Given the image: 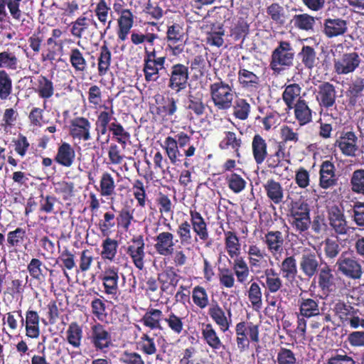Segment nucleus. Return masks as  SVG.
I'll list each match as a JSON object with an SVG mask.
<instances>
[{"label":"nucleus","instance_id":"nucleus-41","mask_svg":"<svg viewBox=\"0 0 364 364\" xmlns=\"http://www.w3.org/2000/svg\"><path fill=\"white\" fill-rule=\"evenodd\" d=\"M301 87L297 83H292L284 86L282 98L286 105V110L289 111L294 108L296 102L301 97Z\"/></svg>","mask_w":364,"mask_h":364},{"label":"nucleus","instance_id":"nucleus-14","mask_svg":"<svg viewBox=\"0 0 364 364\" xmlns=\"http://www.w3.org/2000/svg\"><path fill=\"white\" fill-rule=\"evenodd\" d=\"M90 343L97 351L107 353V350L112 346V339L110 332L106 327L96 323L90 328V335L88 337Z\"/></svg>","mask_w":364,"mask_h":364},{"label":"nucleus","instance_id":"nucleus-15","mask_svg":"<svg viewBox=\"0 0 364 364\" xmlns=\"http://www.w3.org/2000/svg\"><path fill=\"white\" fill-rule=\"evenodd\" d=\"M299 269L302 274L311 279L320 271V259L314 250L305 248L301 252L299 259Z\"/></svg>","mask_w":364,"mask_h":364},{"label":"nucleus","instance_id":"nucleus-40","mask_svg":"<svg viewBox=\"0 0 364 364\" xmlns=\"http://www.w3.org/2000/svg\"><path fill=\"white\" fill-rule=\"evenodd\" d=\"M318 303L317 299L300 296L298 300L300 316L307 318L318 316L320 314Z\"/></svg>","mask_w":364,"mask_h":364},{"label":"nucleus","instance_id":"nucleus-2","mask_svg":"<svg viewBox=\"0 0 364 364\" xmlns=\"http://www.w3.org/2000/svg\"><path fill=\"white\" fill-rule=\"evenodd\" d=\"M250 274L249 266L242 257L234 259L232 268L228 267L218 268L220 284L228 289H231L235 286V276L238 283L246 285L248 283Z\"/></svg>","mask_w":364,"mask_h":364},{"label":"nucleus","instance_id":"nucleus-53","mask_svg":"<svg viewBox=\"0 0 364 364\" xmlns=\"http://www.w3.org/2000/svg\"><path fill=\"white\" fill-rule=\"evenodd\" d=\"M86 13H84L83 15L80 16L77 18V19L72 23L70 32L71 34L77 38H81L84 33L88 29L90 24L95 26L97 27V22L92 18H88L84 15Z\"/></svg>","mask_w":364,"mask_h":364},{"label":"nucleus","instance_id":"nucleus-32","mask_svg":"<svg viewBox=\"0 0 364 364\" xmlns=\"http://www.w3.org/2000/svg\"><path fill=\"white\" fill-rule=\"evenodd\" d=\"M242 133L240 132V135H237L233 131H225L223 132V137L220 141L218 146L221 150L232 149L235 153L237 157L240 156V150L242 146Z\"/></svg>","mask_w":364,"mask_h":364},{"label":"nucleus","instance_id":"nucleus-44","mask_svg":"<svg viewBox=\"0 0 364 364\" xmlns=\"http://www.w3.org/2000/svg\"><path fill=\"white\" fill-rule=\"evenodd\" d=\"M110 138L119 144L122 149H125L130 142L131 134L119 122H114L111 126Z\"/></svg>","mask_w":364,"mask_h":364},{"label":"nucleus","instance_id":"nucleus-12","mask_svg":"<svg viewBox=\"0 0 364 364\" xmlns=\"http://www.w3.org/2000/svg\"><path fill=\"white\" fill-rule=\"evenodd\" d=\"M155 105H150L149 111L159 119L167 120L177 112V100L161 95L154 96Z\"/></svg>","mask_w":364,"mask_h":364},{"label":"nucleus","instance_id":"nucleus-50","mask_svg":"<svg viewBox=\"0 0 364 364\" xmlns=\"http://www.w3.org/2000/svg\"><path fill=\"white\" fill-rule=\"evenodd\" d=\"M225 247L231 258L238 257L240 253L241 245L235 232L225 231Z\"/></svg>","mask_w":364,"mask_h":364},{"label":"nucleus","instance_id":"nucleus-29","mask_svg":"<svg viewBox=\"0 0 364 364\" xmlns=\"http://www.w3.org/2000/svg\"><path fill=\"white\" fill-rule=\"evenodd\" d=\"M292 109L294 110V119L300 127L305 126L313 121L314 111L305 99L299 97Z\"/></svg>","mask_w":364,"mask_h":364},{"label":"nucleus","instance_id":"nucleus-21","mask_svg":"<svg viewBox=\"0 0 364 364\" xmlns=\"http://www.w3.org/2000/svg\"><path fill=\"white\" fill-rule=\"evenodd\" d=\"M102 282L104 292L107 295L115 296L118 291V282L119 279V269L114 266H108L105 268L99 276Z\"/></svg>","mask_w":364,"mask_h":364},{"label":"nucleus","instance_id":"nucleus-3","mask_svg":"<svg viewBox=\"0 0 364 364\" xmlns=\"http://www.w3.org/2000/svg\"><path fill=\"white\" fill-rule=\"evenodd\" d=\"M295 50L289 41H279L272 50L269 68L275 75H279L294 65Z\"/></svg>","mask_w":364,"mask_h":364},{"label":"nucleus","instance_id":"nucleus-63","mask_svg":"<svg viewBox=\"0 0 364 364\" xmlns=\"http://www.w3.org/2000/svg\"><path fill=\"white\" fill-rule=\"evenodd\" d=\"M192 299L194 304L200 309H204L208 306L209 307L210 304L208 292L202 286L198 285L193 289Z\"/></svg>","mask_w":364,"mask_h":364},{"label":"nucleus","instance_id":"nucleus-36","mask_svg":"<svg viewBox=\"0 0 364 364\" xmlns=\"http://www.w3.org/2000/svg\"><path fill=\"white\" fill-rule=\"evenodd\" d=\"M265 277V284L262 285L265 288L264 295L269 296L270 294H274L279 291L283 287V282L279 277V273L274 269L267 268L264 272Z\"/></svg>","mask_w":364,"mask_h":364},{"label":"nucleus","instance_id":"nucleus-16","mask_svg":"<svg viewBox=\"0 0 364 364\" xmlns=\"http://www.w3.org/2000/svg\"><path fill=\"white\" fill-rule=\"evenodd\" d=\"M208 314L219 327L220 331L225 333L229 330L232 325V311L230 308L225 311L218 301L213 300L209 305Z\"/></svg>","mask_w":364,"mask_h":364},{"label":"nucleus","instance_id":"nucleus-22","mask_svg":"<svg viewBox=\"0 0 364 364\" xmlns=\"http://www.w3.org/2000/svg\"><path fill=\"white\" fill-rule=\"evenodd\" d=\"M189 215V225L196 235V241L198 240L197 237L203 242L207 241L209 238V231L205 218L196 208L190 209Z\"/></svg>","mask_w":364,"mask_h":364},{"label":"nucleus","instance_id":"nucleus-24","mask_svg":"<svg viewBox=\"0 0 364 364\" xmlns=\"http://www.w3.org/2000/svg\"><path fill=\"white\" fill-rule=\"evenodd\" d=\"M318 184L323 189L333 188L338 184L336 166L331 161H323L320 165Z\"/></svg>","mask_w":364,"mask_h":364},{"label":"nucleus","instance_id":"nucleus-8","mask_svg":"<svg viewBox=\"0 0 364 364\" xmlns=\"http://www.w3.org/2000/svg\"><path fill=\"white\" fill-rule=\"evenodd\" d=\"M259 327L252 322L247 323L240 321L235 326L236 343L240 352L247 350L250 347V341L247 338V331L250 339L253 343L259 341Z\"/></svg>","mask_w":364,"mask_h":364},{"label":"nucleus","instance_id":"nucleus-17","mask_svg":"<svg viewBox=\"0 0 364 364\" xmlns=\"http://www.w3.org/2000/svg\"><path fill=\"white\" fill-rule=\"evenodd\" d=\"M92 124L84 117H76L70 121L69 134L74 140L87 141L92 139Z\"/></svg>","mask_w":364,"mask_h":364},{"label":"nucleus","instance_id":"nucleus-5","mask_svg":"<svg viewBox=\"0 0 364 364\" xmlns=\"http://www.w3.org/2000/svg\"><path fill=\"white\" fill-rule=\"evenodd\" d=\"M335 314L339 318L342 324L351 328H364V318L361 312L350 304L339 301L333 309Z\"/></svg>","mask_w":364,"mask_h":364},{"label":"nucleus","instance_id":"nucleus-45","mask_svg":"<svg viewBox=\"0 0 364 364\" xmlns=\"http://www.w3.org/2000/svg\"><path fill=\"white\" fill-rule=\"evenodd\" d=\"M181 276L176 273L173 267L166 268L158 275L161 291H166L170 286L175 288L178 285Z\"/></svg>","mask_w":364,"mask_h":364},{"label":"nucleus","instance_id":"nucleus-38","mask_svg":"<svg viewBox=\"0 0 364 364\" xmlns=\"http://www.w3.org/2000/svg\"><path fill=\"white\" fill-rule=\"evenodd\" d=\"M26 336L28 338L36 339L40 336V316L37 311L31 309L26 312L24 320Z\"/></svg>","mask_w":364,"mask_h":364},{"label":"nucleus","instance_id":"nucleus-57","mask_svg":"<svg viewBox=\"0 0 364 364\" xmlns=\"http://www.w3.org/2000/svg\"><path fill=\"white\" fill-rule=\"evenodd\" d=\"M298 57L305 68L309 70H312L318 60L315 49L310 46H303L298 53Z\"/></svg>","mask_w":364,"mask_h":364},{"label":"nucleus","instance_id":"nucleus-10","mask_svg":"<svg viewBox=\"0 0 364 364\" xmlns=\"http://www.w3.org/2000/svg\"><path fill=\"white\" fill-rule=\"evenodd\" d=\"M189 68L181 63L173 64L168 73V87L176 93L184 90L188 84Z\"/></svg>","mask_w":364,"mask_h":364},{"label":"nucleus","instance_id":"nucleus-1","mask_svg":"<svg viewBox=\"0 0 364 364\" xmlns=\"http://www.w3.org/2000/svg\"><path fill=\"white\" fill-rule=\"evenodd\" d=\"M171 133L173 134V136H168L166 137L162 147L164 149L171 164L177 166L181 163L180 157L182 156L179 149H183L188 146V149H184V156L189 158L195 155L196 148L194 145L191 144V135L182 131L178 132L171 131Z\"/></svg>","mask_w":364,"mask_h":364},{"label":"nucleus","instance_id":"nucleus-52","mask_svg":"<svg viewBox=\"0 0 364 364\" xmlns=\"http://www.w3.org/2000/svg\"><path fill=\"white\" fill-rule=\"evenodd\" d=\"M163 318V312L157 309H149L141 319V322L146 327L151 330L161 329V321Z\"/></svg>","mask_w":364,"mask_h":364},{"label":"nucleus","instance_id":"nucleus-18","mask_svg":"<svg viewBox=\"0 0 364 364\" xmlns=\"http://www.w3.org/2000/svg\"><path fill=\"white\" fill-rule=\"evenodd\" d=\"M327 218L329 226L338 235L348 234L350 227L348 225L343 210L338 205L331 206L327 210Z\"/></svg>","mask_w":364,"mask_h":364},{"label":"nucleus","instance_id":"nucleus-28","mask_svg":"<svg viewBox=\"0 0 364 364\" xmlns=\"http://www.w3.org/2000/svg\"><path fill=\"white\" fill-rule=\"evenodd\" d=\"M237 79L240 86L248 92H256L261 86L260 77L243 66L239 67Z\"/></svg>","mask_w":364,"mask_h":364},{"label":"nucleus","instance_id":"nucleus-59","mask_svg":"<svg viewBox=\"0 0 364 364\" xmlns=\"http://www.w3.org/2000/svg\"><path fill=\"white\" fill-rule=\"evenodd\" d=\"M115 181L112 175L104 171L100 180V193L101 196L109 197L115 193Z\"/></svg>","mask_w":364,"mask_h":364},{"label":"nucleus","instance_id":"nucleus-30","mask_svg":"<svg viewBox=\"0 0 364 364\" xmlns=\"http://www.w3.org/2000/svg\"><path fill=\"white\" fill-rule=\"evenodd\" d=\"M263 242L268 251L273 257L280 255L283 252L284 239L282 232L279 230H269L264 234Z\"/></svg>","mask_w":364,"mask_h":364},{"label":"nucleus","instance_id":"nucleus-39","mask_svg":"<svg viewBox=\"0 0 364 364\" xmlns=\"http://www.w3.org/2000/svg\"><path fill=\"white\" fill-rule=\"evenodd\" d=\"M201 334L205 343L213 350L225 348L212 323H203Z\"/></svg>","mask_w":364,"mask_h":364},{"label":"nucleus","instance_id":"nucleus-54","mask_svg":"<svg viewBox=\"0 0 364 364\" xmlns=\"http://www.w3.org/2000/svg\"><path fill=\"white\" fill-rule=\"evenodd\" d=\"M231 108L232 116L241 121L247 119L251 112L250 104L246 99L242 97H237L235 101L233 100V105Z\"/></svg>","mask_w":364,"mask_h":364},{"label":"nucleus","instance_id":"nucleus-43","mask_svg":"<svg viewBox=\"0 0 364 364\" xmlns=\"http://www.w3.org/2000/svg\"><path fill=\"white\" fill-rule=\"evenodd\" d=\"M53 82L44 75H39L37 78L36 92L38 97L43 99V107L46 108V100L50 98L54 94Z\"/></svg>","mask_w":364,"mask_h":364},{"label":"nucleus","instance_id":"nucleus-47","mask_svg":"<svg viewBox=\"0 0 364 364\" xmlns=\"http://www.w3.org/2000/svg\"><path fill=\"white\" fill-rule=\"evenodd\" d=\"M288 211V217H294L296 219L311 220L309 205L306 201L301 199L291 201Z\"/></svg>","mask_w":364,"mask_h":364},{"label":"nucleus","instance_id":"nucleus-27","mask_svg":"<svg viewBox=\"0 0 364 364\" xmlns=\"http://www.w3.org/2000/svg\"><path fill=\"white\" fill-rule=\"evenodd\" d=\"M337 280L331 267L325 263L318 273V284L321 290L327 294L335 291Z\"/></svg>","mask_w":364,"mask_h":364},{"label":"nucleus","instance_id":"nucleus-49","mask_svg":"<svg viewBox=\"0 0 364 364\" xmlns=\"http://www.w3.org/2000/svg\"><path fill=\"white\" fill-rule=\"evenodd\" d=\"M111 11V8L107 4L106 0H98L94 9L95 15L100 23L105 26L108 23L107 26L105 28L103 32H100L101 37H103L110 28L111 21H108L109 13Z\"/></svg>","mask_w":364,"mask_h":364},{"label":"nucleus","instance_id":"nucleus-11","mask_svg":"<svg viewBox=\"0 0 364 364\" xmlns=\"http://www.w3.org/2000/svg\"><path fill=\"white\" fill-rule=\"evenodd\" d=\"M336 266L343 275L351 279H358L363 274L361 264L353 254L348 251L341 253Z\"/></svg>","mask_w":364,"mask_h":364},{"label":"nucleus","instance_id":"nucleus-6","mask_svg":"<svg viewBox=\"0 0 364 364\" xmlns=\"http://www.w3.org/2000/svg\"><path fill=\"white\" fill-rule=\"evenodd\" d=\"M315 97L321 113L323 112L325 115L336 119V117H333V113H328V111H332L333 107L336 109L337 91L336 86L330 82H322L318 85Z\"/></svg>","mask_w":364,"mask_h":364},{"label":"nucleus","instance_id":"nucleus-48","mask_svg":"<svg viewBox=\"0 0 364 364\" xmlns=\"http://www.w3.org/2000/svg\"><path fill=\"white\" fill-rule=\"evenodd\" d=\"M66 341L74 348L80 347L83 338L82 326L76 321L71 322L65 332Z\"/></svg>","mask_w":364,"mask_h":364},{"label":"nucleus","instance_id":"nucleus-13","mask_svg":"<svg viewBox=\"0 0 364 364\" xmlns=\"http://www.w3.org/2000/svg\"><path fill=\"white\" fill-rule=\"evenodd\" d=\"M126 254L130 257L132 263L139 270H142L145 264V242L142 235L131 238L125 247Z\"/></svg>","mask_w":364,"mask_h":364},{"label":"nucleus","instance_id":"nucleus-4","mask_svg":"<svg viewBox=\"0 0 364 364\" xmlns=\"http://www.w3.org/2000/svg\"><path fill=\"white\" fill-rule=\"evenodd\" d=\"M210 100L218 111L226 112L233 105L234 89L228 82L218 78L209 86Z\"/></svg>","mask_w":364,"mask_h":364},{"label":"nucleus","instance_id":"nucleus-42","mask_svg":"<svg viewBox=\"0 0 364 364\" xmlns=\"http://www.w3.org/2000/svg\"><path fill=\"white\" fill-rule=\"evenodd\" d=\"M112 62V53L108 48L107 43L105 41L100 48L97 57V70L100 77L107 75L110 69Z\"/></svg>","mask_w":364,"mask_h":364},{"label":"nucleus","instance_id":"nucleus-34","mask_svg":"<svg viewBox=\"0 0 364 364\" xmlns=\"http://www.w3.org/2000/svg\"><path fill=\"white\" fill-rule=\"evenodd\" d=\"M347 30V22L342 18H328L324 20L323 32L328 38L342 36Z\"/></svg>","mask_w":364,"mask_h":364},{"label":"nucleus","instance_id":"nucleus-7","mask_svg":"<svg viewBox=\"0 0 364 364\" xmlns=\"http://www.w3.org/2000/svg\"><path fill=\"white\" fill-rule=\"evenodd\" d=\"M166 60L165 55L160 57L156 55L154 48L151 50L144 48L142 70L146 82H156L159 80V72L165 68Z\"/></svg>","mask_w":364,"mask_h":364},{"label":"nucleus","instance_id":"nucleus-60","mask_svg":"<svg viewBox=\"0 0 364 364\" xmlns=\"http://www.w3.org/2000/svg\"><path fill=\"white\" fill-rule=\"evenodd\" d=\"M316 19V18L308 14H301L294 15L291 22L294 26L299 30L310 31L314 30Z\"/></svg>","mask_w":364,"mask_h":364},{"label":"nucleus","instance_id":"nucleus-35","mask_svg":"<svg viewBox=\"0 0 364 364\" xmlns=\"http://www.w3.org/2000/svg\"><path fill=\"white\" fill-rule=\"evenodd\" d=\"M263 188L267 198L275 205L284 201V190L282 185L273 178H269L263 184Z\"/></svg>","mask_w":364,"mask_h":364},{"label":"nucleus","instance_id":"nucleus-62","mask_svg":"<svg viewBox=\"0 0 364 364\" xmlns=\"http://www.w3.org/2000/svg\"><path fill=\"white\" fill-rule=\"evenodd\" d=\"M247 298L253 307L260 309L262 304V288L257 282H250L247 290Z\"/></svg>","mask_w":364,"mask_h":364},{"label":"nucleus","instance_id":"nucleus-20","mask_svg":"<svg viewBox=\"0 0 364 364\" xmlns=\"http://www.w3.org/2000/svg\"><path fill=\"white\" fill-rule=\"evenodd\" d=\"M154 247L156 253L159 255L167 257L171 256L174 252L176 246L175 236L171 232H160L154 237Z\"/></svg>","mask_w":364,"mask_h":364},{"label":"nucleus","instance_id":"nucleus-61","mask_svg":"<svg viewBox=\"0 0 364 364\" xmlns=\"http://www.w3.org/2000/svg\"><path fill=\"white\" fill-rule=\"evenodd\" d=\"M13 92V81L4 69L0 70V99L7 100Z\"/></svg>","mask_w":364,"mask_h":364},{"label":"nucleus","instance_id":"nucleus-33","mask_svg":"<svg viewBox=\"0 0 364 364\" xmlns=\"http://www.w3.org/2000/svg\"><path fill=\"white\" fill-rule=\"evenodd\" d=\"M134 14L130 9H124L121 11V15L117 19L118 28L117 31L119 41H124L127 39L130 30L134 25Z\"/></svg>","mask_w":364,"mask_h":364},{"label":"nucleus","instance_id":"nucleus-51","mask_svg":"<svg viewBox=\"0 0 364 364\" xmlns=\"http://www.w3.org/2000/svg\"><path fill=\"white\" fill-rule=\"evenodd\" d=\"M69 61L76 73H85L87 69V62L84 53L77 48H72L70 50Z\"/></svg>","mask_w":364,"mask_h":364},{"label":"nucleus","instance_id":"nucleus-46","mask_svg":"<svg viewBox=\"0 0 364 364\" xmlns=\"http://www.w3.org/2000/svg\"><path fill=\"white\" fill-rule=\"evenodd\" d=\"M364 91V78L357 77L353 80L348 85L346 90V96L348 99V103L355 105L360 97L363 96Z\"/></svg>","mask_w":364,"mask_h":364},{"label":"nucleus","instance_id":"nucleus-23","mask_svg":"<svg viewBox=\"0 0 364 364\" xmlns=\"http://www.w3.org/2000/svg\"><path fill=\"white\" fill-rule=\"evenodd\" d=\"M206 106L203 92H189L185 102V107L190 114H194L197 117H201L205 113Z\"/></svg>","mask_w":364,"mask_h":364},{"label":"nucleus","instance_id":"nucleus-64","mask_svg":"<svg viewBox=\"0 0 364 364\" xmlns=\"http://www.w3.org/2000/svg\"><path fill=\"white\" fill-rule=\"evenodd\" d=\"M296 354L291 349L280 347L277 353V364H297Z\"/></svg>","mask_w":364,"mask_h":364},{"label":"nucleus","instance_id":"nucleus-55","mask_svg":"<svg viewBox=\"0 0 364 364\" xmlns=\"http://www.w3.org/2000/svg\"><path fill=\"white\" fill-rule=\"evenodd\" d=\"M248 261L250 267L252 271L259 272L261 269L263 259L264 257V253L261 250L259 247L257 245H251L248 247L247 250Z\"/></svg>","mask_w":364,"mask_h":364},{"label":"nucleus","instance_id":"nucleus-56","mask_svg":"<svg viewBox=\"0 0 364 364\" xmlns=\"http://www.w3.org/2000/svg\"><path fill=\"white\" fill-rule=\"evenodd\" d=\"M279 272L282 277L287 280H294L297 274L296 261L295 257L288 256L284 259L279 265Z\"/></svg>","mask_w":364,"mask_h":364},{"label":"nucleus","instance_id":"nucleus-19","mask_svg":"<svg viewBox=\"0 0 364 364\" xmlns=\"http://www.w3.org/2000/svg\"><path fill=\"white\" fill-rule=\"evenodd\" d=\"M358 139L354 132L342 131L334 144L344 156H355L358 149Z\"/></svg>","mask_w":364,"mask_h":364},{"label":"nucleus","instance_id":"nucleus-25","mask_svg":"<svg viewBox=\"0 0 364 364\" xmlns=\"http://www.w3.org/2000/svg\"><path fill=\"white\" fill-rule=\"evenodd\" d=\"M360 63V58L356 52L344 53L341 58L335 61L334 70L338 75L353 73Z\"/></svg>","mask_w":364,"mask_h":364},{"label":"nucleus","instance_id":"nucleus-26","mask_svg":"<svg viewBox=\"0 0 364 364\" xmlns=\"http://www.w3.org/2000/svg\"><path fill=\"white\" fill-rule=\"evenodd\" d=\"M76 153L74 147L68 142L62 141L57 148L54 161L58 165L70 168L75 161Z\"/></svg>","mask_w":364,"mask_h":364},{"label":"nucleus","instance_id":"nucleus-58","mask_svg":"<svg viewBox=\"0 0 364 364\" xmlns=\"http://www.w3.org/2000/svg\"><path fill=\"white\" fill-rule=\"evenodd\" d=\"M119 243L115 239H112L109 236L102 241L101 247V257L104 260L113 262L117 253Z\"/></svg>","mask_w":364,"mask_h":364},{"label":"nucleus","instance_id":"nucleus-9","mask_svg":"<svg viewBox=\"0 0 364 364\" xmlns=\"http://www.w3.org/2000/svg\"><path fill=\"white\" fill-rule=\"evenodd\" d=\"M185 33L182 26L173 23L168 26L166 32V50L169 51L173 56H178L184 52L185 48Z\"/></svg>","mask_w":364,"mask_h":364},{"label":"nucleus","instance_id":"nucleus-37","mask_svg":"<svg viewBox=\"0 0 364 364\" xmlns=\"http://www.w3.org/2000/svg\"><path fill=\"white\" fill-rule=\"evenodd\" d=\"M285 157V147L282 142H275L273 152L268 153L265 159L266 166L268 168L273 170L274 174H278L276 169L282 166Z\"/></svg>","mask_w":364,"mask_h":364},{"label":"nucleus","instance_id":"nucleus-31","mask_svg":"<svg viewBox=\"0 0 364 364\" xmlns=\"http://www.w3.org/2000/svg\"><path fill=\"white\" fill-rule=\"evenodd\" d=\"M252 154L257 165L262 164L267 159L268 144L267 140L259 134L253 136L251 144Z\"/></svg>","mask_w":364,"mask_h":364}]
</instances>
